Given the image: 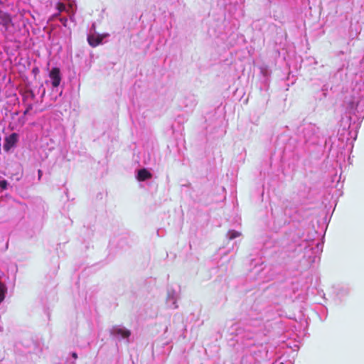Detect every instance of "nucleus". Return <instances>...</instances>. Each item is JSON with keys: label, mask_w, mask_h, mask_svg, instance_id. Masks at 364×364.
<instances>
[{"label": "nucleus", "mask_w": 364, "mask_h": 364, "mask_svg": "<svg viewBox=\"0 0 364 364\" xmlns=\"http://www.w3.org/2000/svg\"><path fill=\"white\" fill-rule=\"evenodd\" d=\"M151 173L149 171H147L146 168H142L138 171L137 179L139 181H144L151 178Z\"/></svg>", "instance_id": "7ed1b4c3"}, {"label": "nucleus", "mask_w": 364, "mask_h": 364, "mask_svg": "<svg viewBox=\"0 0 364 364\" xmlns=\"http://www.w3.org/2000/svg\"><path fill=\"white\" fill-rule=\"evenodd\" d=\"M6 290L7 289L6 285L0 282V303L4 301Z\"/></svg>", "instance_id": "423d86ee"}, {"label": "nucleus", "mask_w": 364, "mask_h": 364, "mask_svg": "<svg viewBox=\"0 0 364 364\" xmlns=\"http://www.w3.org/2000/svg\"><path fill=\"white\" fill-rule=\"evenodd\" d=\"M38 178H41V177L42 176V171L41 170H38Z\"/></svg>", "instance_id": "f8f14e48"}, {"label": "nucleus", "mask_w": 364, "mask_h": 364, "mask_svg": "<svg viewBox=\"0 0 364 364\" xmlns=\"http://www.w3.org/2000/svg\"><path fill=\"white\" fill-rule=\"evenodd\" d=\"M118 335H121L123 338H128L130 336V331L128 330L118 328L116 330Z\"/></svg>", "instance_id": "0eeeda50"}, {"label": "nucleus", "mask_w": 364, "mask_h": 364, "mask_svg": "<svg viewBox=\"0 0 364 364\" xmlns=\"http://www.w3.org/2000/svg\"><path fill=\"white\" fill-rule=\"evenodd\" d=\"M32 109V106L29 105L27 109L24 112V114H26L31 109Z\"/></svg>", "instance_id": "9b49d317"}, {"label": "nucleus", "mask_w": 364, "mask_h": 364, "mask_svg": "<svg viewBox=\"0 0 364 364\" xmlns=\"http://www.w3.org/2000/svg\"><path fill=\"white\" fill-rule=\"evenodd\" d=\"M240 232L235 230H230L228 232V236L230 240L235 239L240 236Z\"/></svg>", "instance_id": "6e6552de"}, {"label": "nucleus", "mask_w": 364, "mask_h": 364, "mask_svg": "<svg viewBox=\"0 0 364 364\" xmlns=\"http://www.w3.org/2000/svg\"><path fill=\"white\" fill-rule=\"evenodd\" d=\"M11 21V18L7 14L0 15V23L4 26H7Z\"/></svg>", "instance_id": "39448f33"}, {"label": "nucleus", "mask_w": 364, "mask_h": 364, "mask_svg": "<svg viewBox=\"0 0 364 364\" xmlns=\"http://www.w3.org/2000/svg\"><path fill=\"white\" fill-rule=\"evenodd\" d=\"M7 186H8V183H7V181L6 180H3V181H0V188L1 190L6 189Z\"/></svg>", "instance_id": "1a4fd4ad"}, {"label": "nucleus", "mask_w": 364, "mask_h": 364, "mask_svg": "<svg viewBox=\"0 0 364 364\" xmlns=\"http://www.w3.org/2000/svg\"><path fill=\"white\" fill-rule=\"evenodd\" d=\"M102 38L100 37H95L94 36H89L87 38L89 44L92 47H96L102 42Z\"/></svg>", "instance_id": "20e7f679"}, {"label": "nucleus", "mask_w": 364, "mask_h": 364, "mask_svg": "<svg viewBox=\"0 0 364 364\" xmlns=\"http://www.w3.org/2000/svg\"><path fill=\"white\" fill-rule=\"evenodd\" d=\"M72 356H73L75 359H76V358H77V353H72Z\"/></svg>", "instance_id": "ddd939ff"}, {"label": "nucleus", "mask_w": 364, "mask_h": 364, "mask_svg": "<svg viewBox=\"0 0 364 364\" xmlns=\"http://www.w3.org/2000/svg\"><path fill=\"white\" fill-rule=\"evenodd\" d=\"M18 135L16 133H12L5 138L4 149L9 151L18 141Z\"/></svg>", "instance_id": "f257e3e1"}, {"label": "nucleus", "mask_w": 364, "mask_h": 364, "mask_svg": "<svg viewBox=\"0 0 364 364\" xmlns=\"http://www.w3.org/2000/svg\"><path fill=\"white\" fill-rule=\"evenodd\" d=\"M57 9L60 12H61L65 9V6L64 4L59 2L57 4Z\"/></svg>", "instance_id": "9d476101"}, {"label": "nucleus", "mask_w": 364, "mask_h": 364, "mask_svg": "<svg viewBox=\"0 0 364 364\" xmlns=\"http://www.w3.org/2000/svg\"><path fill=\"white\" fill-rule=\"evenodd\" d=\"M49 76L52 80V85L57 87L61 81L60 69L58 68H53L50 72Z\"/></svg>", "instance_id": "f03ea898"}]
</instances>
